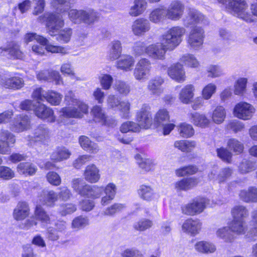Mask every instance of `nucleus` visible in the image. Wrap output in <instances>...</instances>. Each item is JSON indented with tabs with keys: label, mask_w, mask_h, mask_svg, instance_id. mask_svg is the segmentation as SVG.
Here are the masks:
<instances>
[{
	"label": "nucleus",
	"mask_w": 257,
	"mask_h": 257,
	"mask_svg": "<svg viewBox=\"0 0 257 257\" xmlns=\"http://www.w3.org/2000/svg\"><path fill=\"white\" fill-rule=\"evenodd\" d=\"M64 103L65 106L59 109L56 119L53 110L40 102H37L35 113L38 117L49 122H53L56 120L59 124H67L70 122V118H81L88 112V105L77 98L72 90L65 94Z\"/></svg>",
	"instance_id": "f257e3e1"
},
{
	"label": "nucleus",
	"mask_w": 257,
	"mask_h": 257,
	"mask_svg": "<svg viewBox=\"0 0 257 257\" xmlns=\"http://www.w3.org/2000/svg\"><path fill=\"white\" fill-rule=\"evenodd\" d=\"M46 27L48 33L52 36H57V40L63 43H67L70 40L72 30L69 28L61 29L64 26V21L60 15L49 14L46 15Z\"/></svg>",
	"instance_id": "f03ea898"
},
{
	"label": "nucleus",
	"mask_w": 257,
	"mask_h": 257,
	"mask_svg": "<svg viewBox=\"0 0 257 257\" xmlns=\"http://www.w3.org/2000/svg\"><path fill=\"white\" fill-rule=\"evenodd\" d=\"M229 7L232 9L233 15L247 23L255 21L257 17V3L252 4L250 8L245 0H231Z\"/></svg>",
	"instance_id": "7ed1b4c3"
},
{
	"label": "nucleus",
	"mask_w": 257,
	"mask_h": 257,
	"mask_svg": "<svg viewBox=\"0 0 257 257\" xmlns=\"http://www.w3.org/2000/svg\"><path fill=\"white\" fill-rule=\"evenodd\" d=\"M185 29L176 26L170 29L162 36L161 42L163 46L168 51L174 50L182 42Z\"/></svg>",
	"instance_id": "20e7f679"
},
{
	"label": "nucleus",
	"mask_w": 257,
	"mask_h": 257,
	"mask_svg": "<svg viewBox=\"0 0 257 257\" xmlns=\"http://www.w3.org/2000/svg\"><path fill=\"white\" fill-rule=\"evenodd\" d=\"M40 222L42 226L45 227L52 223L51 220L44 209L40 204H37L35 208L33 218L27 219L24 223V228L30 229L37 225Z\"/></svg>",
	"instance_id": "39448f33"
},
{
	"label": "nucleus",
	"mask_w": 257,
	"mask_h": 257,
	"mask_svg": "<svg viewBox=\"0 0 257 257\" xmlns=\"http://www.w3.org/2000/svg\"><path fill=\"white\" fill-rule=\"evenodd\" d=\"M68 17L73 23L83 22L88 25L93 24L98 18L97 13L91 9L86 11L72 9L68 13Z\"/></svg>",
	"instance_id": "423d86ee"
},
{
	"label": "nucleus",
	"mask_w": 257,
	"mask_h": 257,
	"mask_svg": "<svg viewBox=\"0 0 257 257\" xmlns=\"http://www.w3.org/2000/svg\"><path fill=\"white\" fill-rule=\"evenodd\" d=\"M24 40L26 43L36 40L38 43L45 45V48L49 52L62 54L67 53V50L65 47L52 45L46 38L38 35L36 33H27L25 36Z\"/></svg>",
	"instance_id": "0eeeda50"
},
{
	"label": "nucleus",
	"mask_w": 257,
	"mask_h": 257,
	"mask_svg": "<svg viewBox=\"0 0 257 257\" xmlns=\"http://www.w3.org/2000/svg\"><path fill=\"white\" fill-rule=\"evenodd\" d=\"M209 200L205 198H196L191 202L182 206V213L187 215H195L203 211Z\"/></svg>",
	"instance_id": "6e6552de"
},
{
	"label": "nucleus",
	"mask_w": 257,
	"mask_h": 257,
	"mask_svg": "<svg viewBox=\"0 0 257 257\" xmlns=\"http://www.w3.org/2000/svg\"><path fill=\"white\" fill-rule=\"evenodd\" d=\"M16 142L15 136L7 130L0 129V154H9L11 148Z\"/></svg>",
	"instance_id": "1a4fd4ad"
},
{
	"label": "nucleus",
	"mask_w": 257,
	"mask_h": 257,
	"mask_svg": "<svg viewBox=\"0 0 257 257\" xmlns=\"http://www.w3.org/2000/svg\"><path fill=\"white\" fill-rule=\"evenodd\" d=\"M204 34V31L200 27L195 26L192 28L187 38V43L191 48L197 49L202 46Z\"/></svg>",
	"instance_id": "9d476101"
},
{
	"label": "nucleus",
	"mask_w": 257,
	"mask_h": 257,
	"mask_svg": "<svg viewBox=\"0 0 257 257\" xmlns=\"http://www.w3.org/2000/svg\"><path fill=\"white\" fill-rule=\"evenodd\" d=\"M254 112L253 107L245 102H240L236 104L233 109V114L236 117L248 120L252 116Z\"/></svg>",
	"instance_id": "9b49d317"
},
{
	"label": "nucleus",
	"mask_w": 257,
	"mask_h": 257,
	"mask_svg": "<svg viewBox=\"0 0 257 257\" xmlns=\"http://www.w3.org/2000/svg\"><path fill=\"white\" fill-rule=\"evenodd\" d=\"M232 174V170L229 167L223 168L218 172V167L214 165L208 173V177L209 180L216 181L220 184L225 182Z\"/></svg>",
	"instance_id": "f8f14e48"
},
{
	"label": "nucleus",
	"mask_w": 257,
	"mask_h": 257,
	"mask_svg": "<svg viewBox=\"0 0 257 257\" xmlns=\"http://www.w3.org/2000/svg\"><path fill=\"white\" fill-rule=\"evenodd\" d=\"M151 64L149 60L142 58L137 63L134 71L135 78L138 80L145 79L149 74L151 69Z\"/></svg>",
	"instance_id": "ddd939ff"
},
{
	"label": "nucleus",
	"mask_w": 257,
	"mask_h": 257,
	"mask_svg": "<svg viewBox=\"0 0 257 257\" xmlns=\"http://www.w3.org/2000/svg\"><path fill=\"white\" fill-rule=\"evenodd\" d=\"M166 10L167 19L176 21L182 17L184 10V6L180 1H174Z\"/></svg>",
	"instance_id": "4468645a"
},
{
	"label": "nucleus",
	"mask_w": 257,
	"mask_h": 257,
	"mask_svg": "<svg viewBox=\"0 0 257 257\" xmlns=\"http://www.w3.org/2000/svg\"><path fill=\"white\" fill-rule=\"evenodd\" d=\"M137 120L138 124L141 128L147 129L152 125L153 118L150 111V108L147 105H144L137 112Z\"/></svg>",
	"instance_id": "2eb2a0df"
},
{
	"label": "nucleus",
	"mask_w": 257,
	"mask_h": 257,
	"mask_svg": "<svg viewBox=\"0 0 257 257\" xmlns=\"http://www.w3.org/2000/svg\"><path fill=\"white\" fill-rule=\"evenodd\" d=\"M30 119L28 115L20 114L18 115L10 125L11 131L16 133H21L30 129Z\"/></svg>",
	"instance_id": "dca6fc26"
},
{
	"label": "nucleus",
	"mask_w": 257,
	"mask_h": 257,
	"mask_svg": "<svg viewBox=\"0 0 257 257\" xmlns=\"http://www.w3.org/2000/svg\"><path fill=\"white\" fill-rule=\"evenodd\" d=\"M75 3V0H53L51 3L52 8L55 11V13H48L44 15L47 20L46 15L49 14L60 15L62 17V14L67 11Z\"/></svg>",
	"instance_id": "f3484780"
},
{
	"label": "nucleus",
	"mask_w": 257,
	"mask_h": 257,
	"mask_svg": "<svg viewBox=\"0 0 257 257\" xmlns=\"http://www.w3.org/2000/svg\"><path fill=\"white\" fill-rule=\"evenodd\" d=\"M167 51L168 50L163 46L161 42L160 44H153L147 46L146 54L154 60H164Z\"/></svg>",
	"instance_id": "a211bd4d"
},
{
	"label": "nucleus",
	"mask_w": 257,
	"mask_h": 257,
	"mask_svg": "<svg viewBox=\"0 0 257 257\" xmlns=\"http://www.w3.org/2000/svg\"><path fill=\"white\" fill-rule=\"evenodd\" d=\"M167 72L170 77L178 83H183L186 80L184 69L179 63L172 65L168 68Z\"/></svg>",
	"instance_id": "6ab92c4d"
},
{
	"label": "nucleus",
	"mask_w": 257,
	"mask_h": 257,
	"mask_svg": "<svg viewBox=\"0 0 257 257\" xmlns=\"http://www.w3.org/2000/svg\"><path fill=\"white\" fill-rule=\"evenodd\" d=\"M58 199V194L53 190H43L38 197L37 203L48 206H53Z\"/></svg>",
	"instance_id": "aec40b11"
},
{
	"label": "nucleus",
	"mask_w": 257,
	"mask_h": 257,
	"mask_svg": "<svg viewBox=\"0 0 257 257\" xmlns=\"http://www.w3.org/2000/svg\"><path fill=\"white\" fill-rule=\"evenodd\" d=\"M30 214V208L25 201L19 202L13 211V217L17 221H22L27 218Z\"/></svg>",
	"instance_id": "412c9836"
},
{
	"label": "nucleus",
	"mask_w": 257,
	"mask_h": 257,
	"mask_svg": "<svg viewBox=\"0 0 257 257\" xmlns=\"http://www.w3.org/2000/svg\"><path fill=\"white\" fill-rule=\"evenodd\" d=\"M112 184L109 183L104 189L105 195L102 198L101 204L104 209V214L106 215H111L112 213Z\"/></svg>",
	"instance_id": "4be33fe9"
},
{
	"label": "nucleus",
	"mask_w": 257,
	"mask_h": 257,
	"mask_svg": "<svg viewBox=\"0 0 257 257\" xmlns=\"http://www.w3.org/2000/svg\"><path fill=\"white\" fill-rule=\"evenodd\" d=\"M164 82V80L161 77L156 76L149 81L147 89L151 95L159 96L163 92L162 85Z\"/></svg>",
	"instance_id": "5701e85b"
},
{
	"label": "nucleus",
	"mask_w": 257,
	"mask_h": 257,
	"mask_svg": "<svg viewBox=\"0 0 257 257\" xmlns=\"http://www.w3.org/2000/svg\"><path fill=\"white\" fill-rule=\"evenodd\" d=\"M33 137L28 136L27 138L28 141L31 144L32 142H41L45 143L49 137L48 130L44 126L40 125L35 129Z\"/></svg>",
	"instance_id": "b1692460"
},
{
	"label": "nucleus",
	"mask_w": 257,
	"mask_h": 257,
	"mask_svg": "<svg viewBox=\"0 0 257 257\" xmlns=\"http://www.w3.org/2000/svg\"><path fill=\"white\" fill-rule=\"evenodd\" d=\"M9 55V57L14 59H22L23 54L20 50L19 46L14 43L10 44L8 48L0 47V55Z\"/></svg>",
	"instance_id": "393cba45"
},
{
	"label": "nucleus",
	"mask_w": 257,
	"mask_h": 257,
	"mask_svg": "<svg viewBox=\"0 0 257 257\" xmlns=\"http://www.w3.org/2000/svg\"><path fill=\"white\" fill-rule=\"evenodd\" d=\"M194 23H203L206 25L208 24V21L205 19L204 16L198 11L190 10L188 16L184 20V24L188 27Z\"/></svg>",
	"instance_id": "a878e982"
},
{
	"label": "nucleus",
	"mask_w": 257,
	"mask_h": 257,
	"mask_svg": "<svg viewBox=\"0 0 257 257\" xmlns=\"http://www.w3.org/2000/svg\"><path fill=\"white\" fill-rule=\"evenodd\" d=\"M150 29L149 21L144 18L136 20L132 25V30L135 35L141 36Z\"/></svg>",
	"instance_id": "bb28decb"
},
{
	"label": "nucleus",
	"mask_w": 257,
	"mask_h": 257,
	"mask_svg": "<svg viewBox=\"0 0 257 257\" xmlns=\"http://www.w3.org/2000/svg\"><path fill=\"white\" fill-rule=\"evenodd\" d=\"M84 176L85 179L89 183L97 182L100 177L99 170L94 164L88 165L84 171Z\"/></svg>",
	"instance_id": "cd10ccee"
},
{
	"label": "nucleus",
	"mask_w": 257,
	"mask_h": 257,
	"mask_svg": "<svg viewBox=\"0 0 257 257\" xmlns=\"http://www.w3.org/2000/svg\"><path fill=\"white\" fill-rule=\"evenodd\" d=\"M249 224L251 227L246 232L245 237L249 241H254L257 238V209L251 212Z\"/></svg>",
	"instance_id": "c85d7f7f"
},
{
	"label": "nucleus",
	"mask_w": 257,
	"mask_h": 257,
	"mask_svg": "<svg viewBox=\"0 0 257 257\" xmlns=\"http://www.w3.org/2000/svg\"><path fill=\"white\" fill-rule=\"evenodd\" d=\"M182 230L191 235L198 234L201 228V223L198 220L188 219L182 225Z\"/></svg>",
	"instance_id": "c756f323"
},
{
	"label": "nucleus",
	"mask_w": 257,
	"mask_h": 257,
	"mask_svg": "<svg viewBox=\"0 0 257 257\" xmlns=\"http://www.w3.org/2000/svg\"><path fill=\"white\" fill-rule=\"evenodd\" d=\"M71 153L70 151L65 147H59L52 153L50 158L54 162H60L68 159Z\"/></svg>",
	"instance_id": "7c9ffc66"
},
{
	"label": "nucleus",
	"mask_w": 257,
	"mask_h": 257,
	"mask_svg": "<svg viewBox=\"0 0 257 257\" xmlns=\"http://www.w3.org/2000/svg\"><path fill=\"white\" fill-rule=\"evenodd\" d=\"M23 79L19 76L12 77L9 78L2 79L1 84L2 86L8 88L18 89L24 85Z\"/></svg>",
	"instance_id": "2f4dec72"
},
{
	"label": "nucleus",
	"mask_w": 257,
	"mask_h": 257,
	"mask_svg": "<svg viewBox=\"0 0 257 257\" xmlns=\"http://www.w3.org/2000/svg\"><path fill=\"white\" fill-rule=\"evenodd\" d=\"M79 143L82 148L89 153L96 154L99 150L98 145L91 142L86 136H80L79 139Z\"/></svg>",
	"instance_id": "473e14b6"
},
{
	"label": "nucleus",
	"mask_w": 257,
	"mask_h": 257,
	"mask_svg": "<svg viewBox=\"0 0 257 257\" xmlns=\"http://www.w3.org/2000/svg\"><path fill=\"white\" fill-rule=\"evenodd\" d=\"M239 195L240 199L245 202H257V188L250 187L247 190H242Z\"/></svg>",
	"instance_id": "72a5a7b5"
},
{
	"label": "nucleus",
	"mask_w": 257,
	"mask_h": 257,
	"mask_svg": "<svg viewBox=\"0 0 257 257\" xmlns=\"http://www.w3.org/2000/svg\"><path fill=\"white\" fill-rule=\"evenodd\" d=\"M196 179L193 178L182 179L175 184V188L177 191H187L191 189L197 185Z\"/></svg>",
	"instance_id": "f704fd0d"
},
{
	"label": "nucleus",
	"mask_w": 257,
	"mask_h": 257,
	"mask_svg": "<svg viewBox=\"0 0 257 257\" xmlns=\"http://www.w3.org/2000/svg\"><path fill=\"white\" fill-rule=\"evenodd\" d=\"M194 87L192 84H188L184 87L179 93L180 101L185 104L189 103L194 97Z\"/></svg>",
	"instance_id": "c9c22d12"
},
{
	"label": "nucleus",
	"mask_w": 257,
	"mask_h": 257,
	"mask_svg": "<svg viewBox=\"0 0 257 257\" xmlns=\"http://www.w3.org/2000/svg\"><path fill=\"white\" fill-rule=\"evenodd\" d=\"M190 121L195 125L205 127L209 124V120L204 114L198 112H193L188 114Z\"/></svg>",
	"instance_id": "e433bc0d"
},
{
	"label": "nucleus",
	"mask_w": 257,
	"mask_h": 257,
	"mask_svg": "<svg viewBox=\"0 0 257 257\" xmlns=\"http://www.w3.org/2000/svg\"><path fill=\"white\" fill-rule=\"evenodd\" d=\"M17 172L21 175L25 176H33L37 172V167L30 162H23L18 164L17 167Z\"/></svg>",
	"instance_id": "4c0bfd02"
},
{
	"label": "nucleus",
	"mask_w": 257,
	"mask_h": 257,
	"mask_svg": "<svg viewBox=\"0 0 257 257\" xmlns=\"http://www.w3.org/2000/svg\"><path fill=\"white\" fill-rule=\"evenodd\" d=\"M194 248L197 251L206 254L213 253L216 250V247L213 243L204 240L196 242Z\"/></svg>",
	"instance_id": "58836bf2"
},
{
	"label": "nucleus",
	"mask_w": 257,
	"mask_h": 257,
	"mask_svg": "<svg viewBox=\"0 0 257 257\" xmlns=\"http://www.w3.org/2000/svg\"><path fill=\"white\" fill-rule=\"evenodd\" d=\"M150 20L155 23L163 22L167 19L166 10L164 7L154 10L150 14Z\"/></svg>",
	"instance_id": "ea45409f"
},
{
	"label": "nucleus",
	"mask_w": 257,
	"mask_h": 257,
	"mask_svg": "<svg viewBox=\"0 0 257 257\" xmlns=\"http://www.w3.org/2000/svg\"><path fill=\"white\" fill-rule=\"evenodd\" d=\"M229 227L232 233L238 235L244 234L247 230L245 221L242 219H232Z\"/></svg>",
	"instance_id": "a19ab883"
},
{
	"label": "nucleus",
	"mask_w": 257,
	"mask_h": 257,
	"mask_svg": "<svg viewBox=\"0 0 257 257\" xmlns=\"http://www.w3.org/2000/svg\"><path fill=\"white\" fill-rule=\"evenodd\" d=\"M147 7V2L146 0H135L134 6L131 7L129 14L132 16H138L146 10Z\"/></svg>",
	"instance_id": "79ce46f5"
},
{
	"label": "nucleus",
	"mask_w": 257,
	"mask_h": 257,
	"mask_svg": "<svg viewBox=\"0 0 257 257\" xmlns=\"http://www.w3.org/2000/svg\"><path fill=\"white\" fill-rule=\"evenodd\" d=\"M71 187L74 190L82 196L86 195V191L89 189V185L86 184L83 179L76 178L72 180Z\"/></svg>",
	"instance_id": "37998d69"
},
{
	"label": "nucleus",
	"mask_w": 257,
	"mask_h": 257,
	"mask_svg": "<svg viewBox=\"0 0 257 257\" xmlns=\"http://www.w3.org/2000/svg\"><path fill=\"white\" fill-rule=\"evenodd\" d=\"M134 63L135 60L132 56H123L117 61L116 67L118 69L127 71L131 70Z\"/></svg>",
	"instance_id": "c03bdc74"
},
{
	"label": "nucleus",
	"mask_w": 257,
	"mask_h": 257,
	"mask_svg": "<svg viewBox=\"0 0 257 257\" xmlns=\"http://www.w3.org/2000/svg\"><path fill=\"white\" fill-rule=\"evenodd\" d=\"M233 219L244 220L249 215L248 209L243 205H236L231 209Z\"/></svg>",
	"instance_id": "a18cd8bd"
},
{
	"label": "nucleus",
	"mask_w": 257,
	"mask_h": 257,
	"mask_svg": "<svg viewBox=\"0 0 257 257\" xmlns=\"http://www.w3.org/2000/svg\"><path fill=\"white\" fill-rule=\"evenodd\" d=\"M130 103L128 101L115 102L113 100V108L115 107L119 112L121 117L127 118L129 117Z\"/></svg>",
	"instance_id": "49530a36"
},
{
	"label": "nucleus",
	"mask_w": 257,
	"mask_h": 257,
	"mask_svg": "<svg viewBox=\"0 0 257 257\" xmlns=\"http://www.w3.org/2000/svg\"><path fill=\"white\" fill-rule=\"evenodd\" d=\"M92 114L93 116L94 120L96 122L101 123L102 124L108 125L106 116L102 111L101 108L98 106H95L91 110Z\"/></svg>",
	"instance_id": "de8ad7c7"
},
{
	"label": "nucleus",
	"mask_w": 257,
	"mask_h": 257,
	"mask_svg": "<svg viewBox=\"0 0 257 257\" xmlns=\"http://www.w3.org/2000/svg\"><path fill=\"white\" fill-rule=\"evenodd\" d=\"M45 96V100L52 105H59L63 96L60 93L52 90L47 91L46 95Z\"/></svg>",
	"instance_id": "09e8293b"
},
{
	"label": "nucleus",
	"mask_w": 257,
	"mask_h": 257,
	"mask_svg": "<svg viewBox=\"0 0 257 257\" xmlns=\"http://www.w3.org/2000/svg\"><path fill=\"white\" fill-rule=\"evenodd\" d=\"M216 235L226 242H231L234 239V235L229 226L223 227L218 229L216 232Z\"/></svg>",
	"instance_id": "8fccbe9b"
},
{
	"label": "nucleus",
	"mask_w": 257,
	"mask_h": 257,
	"mask_svg": "<svg viewBox=\"0 0 257 257\" xmlns=\"http://www.w3.org/2000/svg\"><path fill=\"white\" fill-rule=\"evenodd\" d=\"M170 116L168 112L164 109L159 110L154 118V123L156 126L169 122Z\"/></svg>",
	"instance_id": "3c124183"
},
{
	"label": "nucleus",
	"mask_w": 257,
	"mask_h": 257,
	"mask_svg": "<svg viewBox=\"0 0 257 257\" xmlns=\"http://www.w3.org/2000/svg\"><path fill=\"white\" fill-rule=\"evenodd\" d=\"M226 116V111L223 107L218 106L214 110L212 115V120L217 124H220Z\"/></svg>",
	"instance_id": "603ef678"
},
{
	"label": "nucleus",
	"mask_w": 257,
	"mask_h": 257,
	"mask_svg": "<svg viewBox=\"0 0 257 257\" xmlns=\"http://www.w3.org/2000/svg\"><path fill=\"white\" fill-rule=\"evenodd\" d=\"M135 158L139 167L145 171H150L154 167L153 162L151 160L144 159L140 154H137Z\"/></svg>",
	"instance_id": "864d4df0"
},
{
	"label": "nucleus",
	"mask_w": 257,
	"mask_h": 257,
	"mask_svg": "<svg viewBox=\"0 0 257 257\" xmlns=\"http://www.w3.org/2000/svg\"><path fill=\"white\" fill-rule=\"evenodd\" d=\"M196 146L194 141H177L174 143V147L183 152H190Z\"/></svg>",
	"instance_id": "5fc2aeb1"
},
{
	"label": "nucleus",
	"mask_w": 257,
	"mask_h": 257,
	"mask_svg": "<svg viewBox=\"0 0 257 257\" xmlns=\"http://www.w3.org/2000/svg\"><path fill=\"white\" fill-rule=\"evenodd\" d=\"M247 79L240 78L235 82L234 84V94L236 95H243L246 90Z\"/></svg>",
	"instance_id": "6e6d98bb"
},
{
	"label": "nucleus",
	"mask_w": 257,
	"mask_h": 257,
	"mask_svg": "<svg viewBox=\"0 0 257 257\" xmlns=\"http://www.w3.org/2000/svg\"><path fill=\"white\" fill-rule=\"evenodd\" d=\"M178 132L180 136L183 138H189L194 134L192 126L186 123H181L178 126Z\"/></svg>",
	"instance_id": "4d7b16f0"
},
{
	"label": "nucleus",
	"mask_w": 257,
	"mask_h": 257,
	"mask_svg": "<svg viewBox=\"0 0 257 257\" xmlns=\"http://www.w3.org/2000/svg\"><path fill=\"white\" fill-rule=\"evenodd\" d=\"M227 146L230 150L238 154L241 153L244 149L243 144L235 138L229 139Z\"/></svg>",
	"instance_id": "13d9d810"
},
{
	"label": "nucleus",
	"mask_w": 257,
	"mask_h": 257,
	"mask_svg": "<svg viewBox=\"0 0 257 257\" xmlns=\"http://www.w3.org/2000/svg\"><path fill=\"white\" fill-rule=\"evenodd\" d=\"M153 225L152 220L144 218L134 223L133 227L137 230L144 231L152 227Z\"/></svg>",
	"instance_id": "bf43d9fd"
},
{
	"label": "nucleus",
	"mask_w": 257,
	"mask_h": 257,
	"mask_svg": "<svg viewBox=\"0 0 257 257\" xmlns=\"http://www.w3.org/2000/svg\"><path fill=\"white\" fill-rule=\"evenodd\" d=\"M140 196L144 200H150L153 197V190L150 186L142 185L138 190Z\"/></svg>",
	"instance_id": "052dcab7"
},
{
	"label": "nucleus",
	"mask_w": 257,
	"mask_h": 257,
	"mask_svg": "<svg viewBox=\"0 0 257 257\" xmlns=\"http://www.w3.org/2000/svg\"><path fill=\"white\" fill-rule=\"evenodd\" d=\"M256 168L255 163L253 161L244 159L239 166L240 173L245 174L251 172Z\"/></svg>",
	"instance_id": "680f3d73"
},
{
	"label": "nucleus",
	"mask_w": 257,
	"mask_h": 257,
	"mask_svg": "<svg viewBox=\"0 0 257 257\" xmlns=\"http://www.w3.org/2000/svg\"><path fill=\"white\" fill-rule=\"evenodd\" d=\"M114 89L118 93L124 96L127 95L131 90L130 86L125 82L121 80L116 81Z\"/></svg>",
	"instance_id": "e2e57ef3"
},
{
	"label": "nucleus",
	"mask_w": 257,
	"mask_h": 257,
	"mask_svg": "<svg viewBox=\"0 0 257 257\" xmlns=\"http://www.w3.org/2000/svg\"><path fill=\"white\" fill-rule=\"evenodd\" d=\"M120 131L123 133L128 132H138L140 131V126L135 122L128 121L121 124Z\"/></svg>",
	"instance_id": "0e129e2a"
},
{
	"label": "nucleus",
	"mask_w": 257,
	"mask_h": 257,
	"mask_svg": "<svg viewBox=\"0 0 257 257\" xmlns=\"http://www.w3.org/2000/svg\"><path fill=\"white\" fill-rule=\"evenodd\" d=\"M180 61L185 65L191 67H197L199 65L196 58L193 55L190 54L184 55L181 58Z\"/></svg>",
	"instance_id": "69168bd1"
},
{
	"label": "nucleus",
	"mask_w": 257,
	"mask_h": 257,
	"mask_svg": "<svg viewBox=\"0 0 257 257\" xmlns=\"http://www.w3.org/2000/svg\"><path fill=\"white\" fill-rule=\"evenodd\" d=\"M226 128L228 130H231L234 133L242 131L244 128L243 122L236 119L230 120L227 124Z\"/></svg>",
	"instance_id": "338daca9"
},
{
	"label": "nucleus",
	"mask_w": 257,
	"mask_h": 257,
	"mask_svg": "<svg viewBox=\"0 0 257 257\" xmlns=\"http://www.w3.org/2000/svg\"><path fill=\"white\" fill-rule=\"evenodd\" d=\"M216 86L212 83H209L204 87L202 91V97L204 99H210L216 90Z\"/></svg>",
	"instance_id": "774afa93"
}]
</instances>
